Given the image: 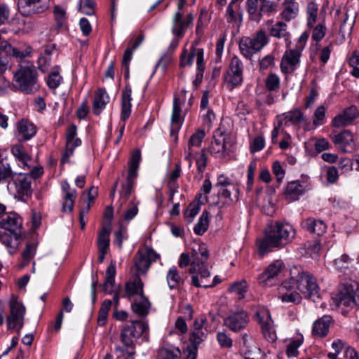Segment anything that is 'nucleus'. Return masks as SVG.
Here are the masks:
<instances>
[{
    "label": "nucleus",
    "mask_w": 359,
    "mask_h": 359,
    "mask_svg": "<svg viewBox=\"0 0 359 359\" xmlns=\"http://www.w3.org/2000/svg\"><path fill=\"white\" fill-rule=\"evenodd\" d=\"M219 197L224 198L227 205H230L238 200L239 187L238 184H234L217 191Z\"/></svg>",
    "instance_id": "nucleus-35"
},
{
    "label": "nucleus",
    "mask_w": 359,
    "mask_h": 359,
    "mask_svg": "<svg viewBox=\"0 0 359 359\" xmlns=\"http://www.w3.org/2000/svg\"><path fill=\"white\" fill-rule=\"evenodd\" d=\"M284 8L282 11V17L286 21H290L296 18L299 13V4L292 0H285Z\"/></svg>",
    "instance_id": "nucleus-38"
},
{
    "label": "nucleus",
    "mask_w": 359,
    "mask_h": 359,
    "mask_svg": "<svg viewBox=\"0 0 359 359\" xmlns=\"http://www.w3.org/2000/svg\"><path fill=\"white\" fill-rule=\"evenodd\" d=\"M116 275V264L114 262H111L106 270L105 282L104 284V290L107 293L113 292V287L115 283Z\"/></svg>",
    "instance_id": "nucleus-41"
},
{
    "label": "nucleus",
    "mask_w": 359,
    "mask_h": 359,
    "mask_svg": "<svg viewBox=\"0 0 359 359\" xmlns=\"http://www.w3.org/2000/svg\"><path fill=\"white\" fill-rule=\"evenodd\" d=\"M181 173V165L179 163L175 164V168L170 172L168 175V187L170 189L171 195L170 200H172V196L175 193V189L177 187L176 180L180 176Z\"/></svg>",
    "instance_id": "nucleus-50"
},
{
    "label": "nucleus",
    "mask_w": 359,
    "mask_h": 359,
    "mask_svg": "<svg viewBox=\"0 0 359 359\" xmlns=\"http://www.w3.org/2000/svg\"><path fill=\"white\" fill-rule=\"evenodd\" d=\"M8 181L7 189L15 198L25 201L32 194L31 177L20 174Z\"/></svg>",
    "instance_id": "nucleus-11"
},
{
    "label": "nucleus",
    "mask_w": 359,
    "mask_h": 359,
    "mask_svg": "<svg viewBox=\"0 0 359 359\" xmlns=\"http://www.w3.org/2000/svg\"><path fill=\"white\" fill-rule=\"evenodd\" d=\"M279 121V126H289L290 125L299 126L304 123V130H310V124L306 123V118L300 110L295 109L284 113Z\"/></svg>",
    "instance_id": "nucleus-24"
},
{
    "label": "nucleus",
    "mask_w": 359,
    "mask_h": 359,
    "mask_svg": "<svg viewBox=\"0 0 359 359\" xmlns=\"http://www.w3.org/2000/svg\"><path fill=\"white\" fill-rule=\"evenodd\" d=\"M206 323L207 318L204 316H201L195 319L189 338L192 346L198 347L206 339L208 334L205 327Z\"/></svg>",
    "instance_id": "nucleus-20"
},
{
    "label": "nucleus",
    "mask_w": 359,
    "mask_h": 359,
    "mask_svg": "<svg viewBox=\"0 0 359 359\" xmlns=\"http://www.w3.org/2000/svg\"><path fill=\"white\" fill-rule=\"evenodd\" d=\"M18 7L24 15L39 14L49 7V0H18Z\"/></svg>",
    "instance_id": "nucleus-19"
},
{
    "label": "nucleus",
    "mask_w": 359,
    "mask_h": 359,
    "mask_svg": "<svg viewBox=\"0 0 359 359\" xmlns=\"http://www.w3.org/2000/svg\"><path fill=\"white\" fill-rule=\"evenodd\" d=\"M255 316L261 326L265 339L269 342H274L277 336L269 311L263 306L258 307L255 312Z\"/></svg>",
    "instance_id": "nucleus-15"
},
{
    "label": "nucleus",
    "mask_w": 359,
    "mask_h": 359,
    "mask_svg": "<svg viewBox=\"0 0 359 359\" xmlns=\"http://www.w3.org/2000/svg\"><path fill=\"white\" fill-rule=\"evenodd\" d=\"M141 158V151L140 149H135L132 152L128 162V170L126 183L121 185L119 191V199L118 201L119 208L128 200L133 191L135 181L138 175L137 170Z\"/></svg>",
    "instance_id": "nucleus-9"
},
{
    "label": "nucleus",
    "mask_w": 359,
    "mask_h": 359,
    "mask_svg": "<svg viewBox=\"0 0 359 359\" xmlns=\"http://www.w3.org/2000/svg\"><path fill=\"white\" fill-rule=\"evenodd\" d=\"M204 50L203 48H198L191 46L190 51L184 50L180 56V66L182 67L191 66L196 59V76L198 79L202 80L205 69Z\"/></svg>",
    "instance_id": "nucleus-13"
},
{
    "label": "nucleus",
    "mask_w": 359,
    "mask_h": 359,
    "mask_svg": "<svg viewBox=\"0 0 359 359\" xmlns=\"http://www.w3.org/2000/svg\"><path fill=\"white\" fill-rule=\"evenodd\" d=\"M159 255L151 248H147L144 250H138L134 259L133 269L135 270V275L145 274L151 262L156 261Z\"/></svg>",
    "instance_id": "nucleus-16"
},
{
    "label": "nucleus",
    "mask_w": 359,
    "mask_h": 359,
    "mask_svg": "<svg viewBox=\"0 0 359 359\" xmlns=\"http://www.w3.org/2000/svg\"><path fill=\"white\" fill-rule=\"evenodd\" d=\"M209 224V214L205 211L201 215L198 222L194 228V233L198 236L203 235L208 229Z\"/></svg>",
    "instance_id": "nucleus-48"
},
{
    "label": "nucleus",
    "mask_w": 359,
    "mask_h": 359,
    "mask_svg": "<svg viewBox=\"0 0 359 359\" xmlns=\"http://www.w3.org/2000/svg\"><path fill=\"white\" fill-rule=\"evenodd\" d=\"M194 22V15L189 13L184 15L182 12L177 11L172 19L171 32L175 36L182 38L187 29L192 25Z\"/></svg>",
    "instance_id": "nucleus-18"
},
{
    "label": "nucleus",
    "mask_w": 359,
    "mask_h": 359,
    "mask_svg": "<svg viewBox=\"0 0 359 359\" xmlns=\"http://www.w3.org/2000/svg\"><path fill=\"white\" fill-rule=\"evenodd\" d=\"M269 43V38L264 30H259L251 36L242 37L238 46L241 53L247 59L260 51Z\"/></svg>",
    "instance_id": "nucleus-10"
},
{
    "label": "nucleus",
    "mask_w": 359,
    "mask_h": 359,
    "mask_svg": "<svg viewBox=\"0 0 359 359\" xmlns=\"http://www.w3.org/2000/svg\"><path fill=\"white\" fill-rule=\"evenodd\" d=\"M293 284L291 281L285 280L278 287V297L283 302L298 304L302 300V297L299 292L291 291Z\"/></svg>",
    "instance_id": "nucleus-26"
},
{
    "label": "nucleus",
    "mask_w": 359,
    "mask_h": 359,
    "mask_svg": "<svg viewBox=\"0 0 359 359\" xmlns=\"http://www.w3.org/2000/svg\"><path fill=\"white\" fill-rule=\"evenodd\" d=\"M132 90L129 86H126L122 91L121 96V119L123 121L128 119L131 114Z\"/></svg>",
    "instance_id": "nucleus-32"
},
{
    "label": "nucleus",
    "mask_w": 359,
    "mask_h": 359,
    "mask_svg": "<svg viewBox=\"0 0 359 359\" xmlns=\"http://www.w3.org/2000/svg\"><path fill=\"white\" fill-rule=\"evenodd\" d=\"M296 230L288 222H272L267 225L264 236L257 240L258 254L263 257L273 248H283L292 243L295 238Z\"/></svg>",
    "instance_id": "nucleus-1"
},
{
    "label": "nucleus",
    "mask_w": 359,
    "mask_h": 359,
    "mask_svg": "<svg viewBox=\"0 0 359 359\" xmlns=\"http://www.w3.org/2000/svg\"><path fill=\"white\" fill-rule=\"evenodd\" d=\"M192 257L190 273L193 285L197 287H213L219 283L217 276L212 281L210 280V273L205 265L208 257V252L205 246H199L198 249H194Z\"/></svg>",
    "instance_id": "nucleus-4"
},
{
    "label": "nucleus",
    "mask_w": 359,
    "mask_h": 359,
    "mask_svg": "<svg viewBox=\"0 0 359 359\" xmlns=\"http://www.w3.org/2000/svg\"><path fill=\"white\" fill-rule=\"evenodd\" d=\"M250 320L249 316L245 311L230 313L224 319V325L233 332H238L246 327Z\"/></svg>",
    "instance_id": "nucleus-23"
},
{
    "label": "nucleus",
    "mask_w": 359,
    "mask_h": 359,
    "mask_svg": "<svg viewBox=\"0 0 359 359\" xmlns=\"http://www.w3.org/2000/svg\"><path fill=\"white\" fill-rule=\"evenodd\" d=\"M332 300L337 306L343 309H353L359 306V283L352 279H345L339 291Z\"/></svg>",
    "instance_id": "nucleus-7"
},
{
    "label": "nucleus",
    "mask_w": 359,
    "mask_h": 359,
    "mask_svg": "<svg viewBox=\"0 0 359 359\" xmlns=\"http://www.w3.org/2000/svg\"><path fill=\"white\" fill-rule=\"evenodd\" d=\"M205 136L204 130L198 129L189 139L187 147L185 148L184 159L188 161L189 168L192 165V158L196 152L195 149H198L201 147Z\"/></svg>",
    "instance_id": "nucleus-25"
},
{
    "label": "nucleus",
    "mask_w": 359,
    "mask_h": 359,
    "mask_svg": "<svg viewBox=\"0 0 359 359\" xmlns=\"http://www.w3.org/2000/svg\"><path fill=\"white\" fill-rule=\"evenodd\" d=\"M353 259L349 257L346 254L342 255L340 257L334 260V264L339 271L344 272L348 269L352 264Z\"/></svg>",
    "instance_id": "nucleus-54"
},
{
    "label": "nucleus",
    "mask_w": 359,
    "mask_h": 359,
    "mask_svg": "<svg viewBox=\"0 0 359 359\" xmlns=\"http://www.w3.org/2000/svg\"><path fill=\"white\" fill-rule=\"evenodd\" d=\"M227 22L239 26L242 22V11L240 6L229 4L226 14Z\"/></svg>",
    "instance_id": "nucleus-39"
},
{
    "label": "nucleus",
    "mask_w": 359,
    "mask_h": 359,
    "mask_svg": "<svg viewBox=\"0 0 359 359\" xmlns=\"http://www.w3.org/2000/svg\"><path fill=\"white\" fill-rule=\"evenodd\" d=\"M309 34L303 32L299 37L295 48L287 49L283 55L280 68L282 73L291 74L299 67L301 62V57L305 48Z\"/></svg>",
    "instance_id": "nucleus-8"
},
{
    "label": "nucleus",
    "mask_w": 359,
    "mask_h": 359,
    "mask_svg": "<svg viewBox=\"0 0 359 359\" xmlns=\"http://www.w3.org/2000/svg\"><path fill=\"white\" fill-rule=\"evenodd\" d=\"M62 79V78L59 73L54 71L49 74L46 83L50 88L55 89L60 86Z\"/></svg>",
    "instance_id": "nucleus-63"
},
{
    "label": "nucleus",
    "mask_w": 359,
    "mask_h": 359,
    "mask_svg": "<svg viewBox=\"0 0 359 359\" xmlns=\"http://www.w3.org/2000/svg\"><path fill=\"white\" fill-rule=\"evenodd\" d=\"M318 5L314 2H309L307 5L306 15H307V25L309 27H313L316 22L318 16Z\"/></svg>",
    "instance_id": "nucleus-51"
},
{
    "label": "nucleus",
    "mask_w": 359,
    "mask_h": 359,
    "mask_svg": "<svg viewBox=\"0 0 359 359\" xmlns=\"http://www.w3.org/2000/svg\"><path fill=\"white\" fill-rule=\"evenodd\" d=\"M1 156V151H0V183L9 180L15 175L10 165L4 161Z\"/></svg>",
    "instance_id": "nucleus-49"
},
{
    "label": "nucleus",
    "mask_w": 359,
    "mask_h": 359,
    "mask_svg": "<svg viewBox=\"0 0 359 359\" xmlns=\"http://www.w3.org/2000/svg\"><path fill=\"white\" fill-rule=\"evenodd\" d=\"M359 115L358 110L355 106L346 108L341 114L336 116L332 121L334 127L339 128L350 124Z\"/></svg>",
    "instance_id": "nucleus-28"
},
{
    "label": "nucleus",
    "mask_w": 359,
    "mask_h": 359,
    "mask_svg": "<svg viewBox=\"0 0 359 359\" xmlns=\"http://www.w3.org/2000/svg\"><path fill=\"white\" fill-rule=\"evenodd\" d=\"M290 280L305 298L313 302L320 297V288L316 279L301 266H293L290 270Z\"/></svg>",
    "instance_id": "nucleus-6"
},
{
    "label": "nucleus",
    "mask_w": 359,
    "mask_h": 359,
    "mask_svg": "<svg viewBox=\"0 0 359 359\" xmlns=\"http://www.w3.org/2000/svg\"><path fill=\"white\" fill-rule=\"evenodd\" d=\"M95 2L93 0H80L79 9L83 14L91 15L94 13Z\"/></svg>",
    "instance_id": "nucleus-62"
},
{
    "label": "nucleus",
    "mask_w": 359,
    "mask_h": 359,
    "mask_svg": "<svg viewBox=\"0 0 359 359\" xmlns=\"http://www.w3.org/2000/svg\"><path fill=\"white\" fill-rule=\"evenodd\" d=\"M269 34L271 36L278 39H284L287 46L290 44V34L287 32V25L283 22H277L269 29Z\"/></svg>",
    "instance_id": "nucleus-33"
},
{
    "label": "nucleus",
    "mask_w": 359,
    "mask_h": 359,
    "mask_svg": "<svg viewBox=\"0 0 359 359\" xmlns=\"http://www.w3.org/2000/svg\"><path fill=\"white\" fill-rule=\"evenodd\" d=\"M303 339L300 338L290 341L286 349V354L288 357H296L298 355V348L302 345Z\"/></svg>",
    "instance_id": "nucleus-60"
},
{
    "label": "nucleus",
    "mask_w": 359,
    "mask_h": 359,
    "mask_svg": "<svg viewBox=\"0 0 359 359\" xmlns=\"http://www.w3.org/2000/svg\"><path fill=\"white\" fill-rule=\"evenodd\" d=\"M325 113H326V108L321 105L317 107L314 112V118L313 121L312 126L310 127L311 128H315L316 126L323 125L325 123Z\"/></svg>",
    "instance_id": "nucleus-56"
},
{
    "label": "nucleus",
    "mask_w": 359,
    "mask_h": 359,
    "mask_svg": "<svg viewBox=\"0 0 359 359\" xmlns=\"http://www.w3.org/2000/svg\"><path fill=\"white\" fill-rule=\"evenodd\" d=\"M126 293L128 297L135 294L143 296V283L140 276L135 275L133 281H129L126 284Z\"/></svg>",
    "instance_id": "nucleus-40"
},
{
    "label": "nucleus",
    "mask_w": 359,
    "mask_h": 359,
    "mask_svg": "<svg viewBox=\"0 0 359 359\" xmlns=\"http://www.w3.org/2000/svg\"><path fill=\"white\" fill-rule=\"evenodd\" d=\"M61 187L62 191V210L64 212H70L74 208L76 191L70 187L67 182H62Z\"/></svg>",
    "instance_id": "nucleus-27"
},
{
    "label": "nucleus",
    "mask_w": 359,
    "mask_h": 359,
    "mask_svg": "<svg viewBox=\"0 0 359 359\" xmlns=\"http://www.w3.org/2000/svg\"><path fill=\"white\" fill-rule=\"evenodd\" d=\"M13 74L12 86L15 90L26 95L34 94L38 90L39 74L32 63L27 62L20 64Z\"/></svg>",
    "instance_id": "nucleus-5"
},
{
    "label": "nucleus",
    "mask_w": 359,
    "mask_h": 359,
    "mask_svg": "<svg viewBox=\"0 0 359 359\" xmlns=\"http://www.w3.org/2000/svg\"><path fill=\"white\" fill-rule=\"evenodd\" d=\"M282 270V263L276 261L269 265L265 271L259 276V282L264 285H269L271 280L276 277Z\"/></svg>",
    "instance_id": "nucleus-30"
},
{
    "label": "nucleus",
    "mask_w": 359,
    "mask_h": 359,
    "mask_svg": "<svg viewBox=\"0 0 359 359\" xmlns=\"http://www.w3.org/2000/svg\"><path fill=\"white\" fill-rule=\"evenodd\" d=\"M111 227L109 226H103L100 231L97 240V244L99 250H108L109 248V235Z\"/></svg>",
    "instance_id": "nucleus-42"
},
{
    "label": "nucleus",
    "mask_w": 359,
    "mask_h": 359,
    "mask_svg": "<svg viewBox=\"0 0 359 359\" xmlns=\"http://www.w3.org/2000/svg\"><path fill=\"white\" fill-rule=\"evenodd\" d=\"M302 226L308 231L318 236H323L327 229V226L323 220L312 217L304 219L302 222Z\"/></svg>",
    "instance_id": "nucleus-31"
},
{
    "label": "nucleus",
    "mask_w": 359,
    "mask_h": 359,
    "mask_svg": "<svg viewBox=\"0 0 359 359\" xmlns=\"http://www.w3.org/2000/svg\"><path fill=\"white\" fill-rule=\"evenodd\" d=\"M166 280L170 290L175 289L183 282V279L175 266H172L167 272Z\"/></svg>",
    "instance_id": "nucleus-43"
},
{
    "label": "nucleus",
    "mask_w": 359,
    "mask_h": 359,
    "mask_svg": "<svg viewBox=\"0 0 359 359\" xmlns=\"http://www.w3.org/2000/svg\"><path fill=\"white\" fill-rule=\"evenodd\" d=\"M180 355L179 348L170 350L168 348H162L159 351L160 359H177Z\"/></svg>",
    "instance_id": "nucleus-64"
},
{
    "label": "nucleus",
    "mask_w": 359,
    "mask_h": 359,
    "mask_svg": "<svg viewBox=\"0 0 359 359\" xmlns=\"http://www.w3.org/2000/svg\"><path fill=\"white\" fill-rule=\"evenodd\" d=\"M139 202L132 200L128 205V207L123 214V218L125 220H132L138 213Z\"/></svg>",
    "instance_id": "nucleus-57"
},
{
    "label": "nucleus",
    "mask_w": 359,
    "mask_h": 359,
    "mask_svg": "<svg viewBox=\"0 0 359 359\" xmlns=\"http://www.w3.org/2000/svg\"><path fill=\"white\" fill-rule=\"evenodd\" d=\"M53 12L57 25L62 27L67 18L66 8L60 5H55Z\"/></svg>",
    "instance_id": "nucleus-55"
},
{
    "label": "nucleus",
    "mask_w": 359,
    "mask_h": 359,
    "mask_svg": "<svg viewBox=\"0 0 359 359\" xmlns=\"http://www.w3.org/2000/svg\"><path fill=\"white\" fill-rule=\"evenodd\" d=\"M337 14L339 15V18H341V25L339 28V32L344 38L346 34L349 35L352 31L353 27V22L347 23L348 20V15L347 13H340L337 11Z\"/></svg>",
    "instance_id": "nucleus-52"
},
{
    "label": "nucleus",
    "mask_w": 359,
    "mask_h": 359,
    "mask_svg": "<svg viewBox=\"0 0 359 359\" xmlns=\"http://www.w3.org/2000/svg\"><path fill=\"white\" fill-rule=\"evenodd\" d=\"M150 302L144 296L140 297V300H135L131 305L133 311L140 316H146L149 313Z\"/></svg>",
    "instance_id": "nucleus-45"
},
{
    "label": "nucleus",
    "mask_w": 359,
    "mask_h": 359,
    "mask_svg": "<svg viewBox=\"0 0 359 359\" xmlns=\"http://www.w3.org/2000/svg\"><path fill=\"white\" fill-rule=\"evenodd\" d=\"M181 109L180 98L175 96L173 100L172 112L171 116V135L179 130L182 125Z\"/></svg>",
    "instance_id": "nucleus-36"
},
{
    "label": "nucleus",
    "mask_w": 359,
    "mask_h": 359,
    "mask_svg": "<svg viewBox=\"0 0 359 359\" xmlns=\"http://www.w3.org/2000/svg\"><path fill=\"white\" fill-rule=\"evenodd\" d=\"M331 320L330 316H324L320 319L315 321L313 325V333L319 337L327 335Z\"/></svg>",
    "instance_id": "nucleus-37"
},
{
    "label": "nucleus",
    "mask_w": 359,
    "mask_h": 359,
    "mask_svg": "<svg viewBox=\"0 0 359 359\" xmlns=\"http://www.w3.org/2000/svg\"><path fill=\"white\" fill-rule=\"evenodd\" d=\"M280 78L274 74L271 73L266 79V87L269 90H275L279 88Z\"/></svg>",
    "instance_id": "nucleus-61"
},
{
    "label": "nucleus",
    "mask_w": 359,
    "mask_h": 359,
    "mask_svg": "<svg viewBox=\"0 0 359 359\" xmlns=\"http://www.w3.org/2000/svg\"><path fill=\"white\" fill-rule=\"evenodd\" d=\"M9 309L10 313L6 320L8 329L18 328L19 332L24 325L26 309L23 304L19 301L18 297L15 294H11V296Z\"/></svg>",
    "instance_id": "nucleus-12"
},
{
    "label": "nucleus",
    "mask_w": 359,
    "mask_h": 359,
    "mask_svg": "<svg viewBox=\"0 0 359 359\" xmlns=\"http://www.w3.org/2000/svg\"><path fill=\"white\" fill-rule=\"evenodd\" d=\"M333 142L337 148L344 153L353 152L356 148L355 137L348 130H344L335 135L333 137Z\"/></svg>",
    "instance_id": "nucleus-21"
},
{
    "label": "nucleus",
    "mask_w": 359,
    "mask_h": 359,
    "mask_svg": "<svg viewBox=\"0 0 359 359\" xmlns=\"http://www.w3.org/2000/svg\"><path fill=\"white\" fill-rule=\"evenodd\" d=\"M148 333L149 325L145 321L134 320L123 325L120 332V341L123 346H117L115 348L118 353V358L134 359L137 340L142 336L147 339Z\"/></svg>",
    "instance_id": "nucleus-2"
},
{
    "label": "nucleus",
    "mask_w": 359,
    "mask_h": 359,
    "mask_svg": "<svg viewBox=\"0 0 359 359\" xmlns=\"http://www.w3.org/2000/svg\"><path fill=\"white\" fill-rule=\"evenodd\" d=\"M193 159H196L198 172H203L207 165V156L205 151L203 150L201 153L196 152L192 158Z\"/></svg>",
    "instance_id": "nucleus-59"
},
{
    "label": "nucleus",
    "mask_w": 359,
    "mask_h": 359,
    "mask_svg": "<svg viewBox=\"0 0 359 359\" xmlns=\"http://www.w3.org/2000/svg\"><path fill=\"white\" fill-rule=\"evenodd\" d=\"M229 136L220 131L217 130L214 133L213 140L209 147V152L215 158H222L227 156L229 153L228 147V140Z\"/></svg>",
    "instance_id": "nucleus-17"
},
{
    "label": "nucleus",
    "mask_w": 359,
    "mask_h": 359,
    "mask_svg": "<svg viewBox=\"0 0 359 359\" xmlns=\"http://www.w3.org/2000/svg\"><path fill=\"white\" fill-rule=\"evenodd\" d=\"M311 188L310 183L306 180L292 181L287 183L285 189V195L288 201H294Z\"/></svg>",
    "instance_id": "nucleus-22"
},
{
    "label": "nucleus",
    "mask_w": 359,
    "mask_h": 359,
    "mask_svg": "<svg viewBox=\"0 0 359 359\" xmlns=\"http://www.w3.org/2000/svg\"><path fill=\"white\" fill-rule=\"evenodd\" d=\"M229 290L238 295V299H243L248 290V283L245 280L233 283Z\"/></svg>",
    "instance_id": "nucleus-53"
},
{
    "label": "nucleus",
    "mask_w": 359,
    "mask_h": 359,
    "mask_svg": "<svg viewBox=\"0 0 359 359\" xmlns=\"http://www.w3.org/2000/svg\"><path fill=\"white\" fill-rule=\"evenodd\" d=\"M36 133V126L30 121L22 119L17 123L16 135L20 141L32 139Z\"/></svg>",
    "instance_id": "nucleus-29"
},
{
    "label": "nucleus",
    "mask_w": 359,
    "mask_h": 359,
    "mask_svg": "<svg viewBox=\"0 0 359 359\" xmlns=\"http://www.w3.org/2000/svg\"><path fill=\"white\" fill-rule=\"evenodd\" d=\"M81 144V140L79 138L74 137L72 140H67L66 141V149L61 158L62 163H66L69 161V157L72 155L74 149Z\"/></svg>",
    "instance_id": "nucleus-47"
},
{
    "label": "nucleus",
    "mask_w": 359,
    "mask_h": 359,
    "mask_svg": "<svg viewBox=\"0 0 359 359\" xmlns=\"http://www.w3.org/2000/svg\"><path fill=\"white\" fill-rule=\"evenodd\" d=\"M0 242L10 254H13L19 245L22 227V217L15 212H9L0 217Z\"/></svg>",
    "instance_id": "nucleus-3"
},
{
    "label": "nucleus",
    "mask_w": 359,
    "mask_h": 359,
    "mask_svg": "<svg viewBox=\"0 0 359 359\" xmlns=\"http://www.w3.org/2000/svg\"><path fill=\"white\" fill-rule=\"evenodd\" d=\"M202 198V194H200L197 196V198L195 201L191 203L186 211L184 212V217L187 219V222H192L193 219L196 217V215L198 213L201 209L200 199Z\"/></svg>",
    "instance_id": "nucleus-46"
},
{
    "label": "nucleus",
    "mask_w": 359,
    "mask_h": 359,
    "mask_svg": "<svg viewBox=\"0 0 359 359\" xmlns=\"http://www.w3.org/2000/svg\"><path fill=\"white\" fill-rule=\"evenodd\" d=\"M243 64L241 60L236 55L232 57L229 62V68L224 76V81L228 88L231 90L243 83Z\"/></svg>",
    "instance_id": "nucleus-14"
},
{
    "label": "nucleus",
    "mask_w": 359,
    "mask_h": 359,
    "mask_svg": "<svg viewBox=\"0 0 359 359\" xmlns=\"http://www.w3.org/2000/svg\"><path fill=\"white\" fill-rule=\"evenodd\" d=\"M36 252V245L34 243H27L24 251L22 252V257L25 262L24 264H27L31 259L34 257Z\"/></svg>",
    "instance_id": "nucleus-58"
},
{
    "label": "nucleus",
    "mask_w": 359,
    "mask_h": 359,
    "mask_svg": "<svg viewBox=\"0 0 359 359\" xmlns=\"http://www.w3.org/2000/svg\"><path fill=\"white\" fill-rule=\"evenodd\" d=\"M12 154L22 163V168H25L28 167L27 162L31 160L29 156L25 151L24 147L22 144H15L11 147Z\"/></svg>",
    "instance_id": "nucleus-44"
},
{
    "label": "nucleus",
    "mask_w": 359,
    "mask_h": 359,
    "mask_svg": "<svg viewBox=\"0 0 359 359\" xmlns=\"http://www.w3.org/2000/svg\"><path fill=\"white\" fill-rule=\"evenodd\" d=\"M109 102V97L106 90L103 88H100L95 94L93 101V111L95 115H99L101 111L105 108L106 105Z\"/></svg>",
    "instance_id": "nucleus-34"
}]
</instances>
